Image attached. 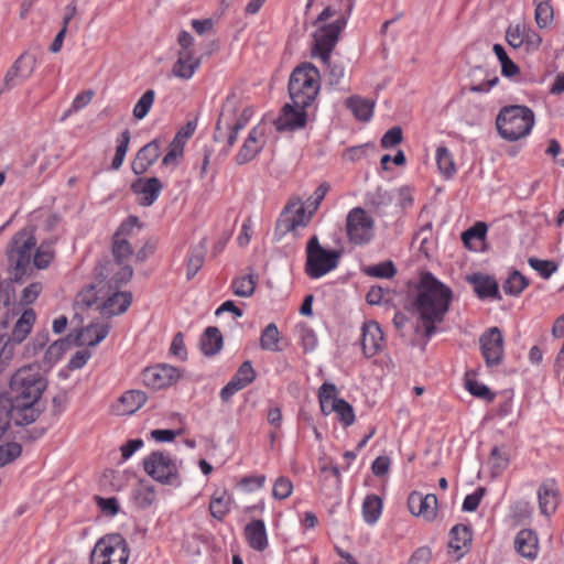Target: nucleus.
<instances>
[{
	"label": "nucleus",
	"mask_w": 564,
	"mask_h": 564,
	"mask_svg": "<svg viewBox=\"0 0 564 564\" xmlns=\"http://www.w3.org/2000/svg\"><path fill=\"white\" fill-rule=\"evenodd\" d=\"M492 51L501 64V73L506 77H511L519 73V67L507 55L501 44H495Z\"/></svg>",
	"instance_id": "44"
},
{
	"label": "nucleus",
	"mask_w": 564,
	"mask_h": 564,
	"mask_svg": "<svg viewBox=\"0 0 564 564\" xmlns=\"http://www.w3.org/2000/svg\"><path fill=\"white\" fill-rule=\"evenodd\" d=\"M34 64L35 58L32 55L23 54L15 61L13 67L19 72L20 79L23 80L32 74Z\"/></svg>",
	"instance_id": "57"
},
{
	"label": "nucleus",
	"mask_w": 564,
	"mask_h": 564,
	"mask_svg": "<svg viewBox=\"0 0 564 564\" xmlns=\"http://www.w3.org/2000/svg\"><path fill=\"white\" fill-rule=\"evenodd\" d=\"M72 337L73 334H69L67 338L57 339L51 344L45 351L44 362L52 366L59 360L64 352L73 345Z\"/></svg>",
	"instance_id": "36"
},
{
	"label": "nucleus",
	"mask_w": 564,
	"mask_h": 564,
	"mask_svg": "<svg viewBox=\"0 0 564 564\" xmlns=\"http://www.w3.org/2000/svg\"><path fill=\"white\" fill-rule=\"evenodd\" d=\"M336 394L337 389L335 384L328 382L323 383L318 391L321 410L325 415L335 412L339 421L345 426H349L355 422L354 409L347 401L337 398Z\"/></svg>",
	"instance_id": "11"
},
{
	"label": "nucleus",
	"mask_w": 564,
	"mask_h": 564,
	"mask_svg": "<svg viewBox=\"0 0 564 564\" xmlns=\"http://www.w3.org/2000/svg\"><path fill=\"white\" fill-rule=\"evenodd\" d=\"M148 400L145 392L141 390H130L119 398L118 413L130 415L137 412Z\"/></svg>",
	"instance_id": "30"
},
{
	"label": "nucleus",
	"mask_w": 564,
	"mask_h": 564,
	"mask_svg": "<svg viewBox=\"0 0 564 564\" xmlns=\"http://www.w3.org/2000/svg\"><path fill=\"white\" fill-rule=\"evenodd\" d=\"M142 382L154 390L164 389L175 383L180 378L176 367L170 365H156L142 371Z\"/></svg>",
	"instance_id": "15"
},
{
	"label": "nucleus",
	"mask_w": 564,
	"mask_h": 564,
	"mask_svg": "<svg viewBox=\"0 0 564 564\" xmlns=\"http://www.w3.org/2000/svg\"><path fill=\"white\" fill-rule=\"evenodd\" d=\"M328 191L329 184L324 182L315 189L314 194L306 199L304 206L307 208L311 215H314V213L318 209Z\"/></svg>",
	"instance_id": "53"
},
{
	"label": "nucleus",
	"mask_w": 564,
	"mask_h": 564,
	"mask_svg": "<svg viewBox=\"0 0 564 564\" xmlns=\"http://www.w3.org/2000/svg\"><path fill=\"white\" fill-rule=\"evenodd\" d=\"M117 265L119 267V269L113 273V276L110 279L109 291L117 290L121 285L128 283L133 275V269L129 264H127V262Z\"/></svg>",
	"instance_id": "49"
},
{
	"label": "nucleus",
	"mask_w": 564,
	"mask_h": 564,
	"mask_svg": "<svg viewBox=\"0 0 564 564\" xmlns=\"http://www.w3.org/2000/svg\"><path fill=\"white\" fill-rule=\"evenodd\" d=\"M24 414L15 409V406L7 400L2 394L0 395V437L8 431L11 422L18 426L29 425L33 423Z\"/></svg>",
	"instance_id": "23"
},
{
	"label": "nucleus",
	"mask_w": 564,
	"mask_h": 564,
	"mask_svg": "<svg viewBox=\"0 0 564 564\" xmlns=\"http://www.w3.org/2000/svg\"><path fill=\"white\" fill-rule=\"evenodd\" d=\"M22 446L12 442L0 446V467L11 463L21 455Z\"/></svg>",
	"instance_id": "56"
},
{
	"label": "nucleus",
	"mask_w": 564,
	"mask_h": 564,
	"mask_svg": "<svg viewBox=\"0 0 564 564\" xmlns=\"http://www.w3.org/2000/svg\"><path fill=\"white\" fill-rule=\"evenodd\" d=\"M466 389L476 398L482 399L486 402H491L495 399V393L484 383L477 380L466 379Z\"/></svg>",
	"instance_id": "50"
},
{
	"label": "nucleus",
	"mask_w": 564,
	"mask_h": 564,
	"mask_svg": "<svg viewBox=\"0 0 564 564\" xmlns=\"http://www.w3.org/2000/svg\"><path fill=\"white\" fill-rule=\"evenodd\" d=\"M468 281L473 284L475 293L480 299H495L500 300V293L498 283L489 275L475 273L468 278Z\"/></svg>",
	"instance_id": "26"
},
{
	"label": "nucleus",
	"mask_w": 564,
	"mask_h": 564,
	"mask_svg": "<svg viewBox=\"0 0 564 564\" xmlns=\"http://www.w3.org/2000/svg\"><path fill=\"white\" fill-rule=\"evenodd\" d=\"M109 330V324L91 323L88 326L72 333L73 345L77 347H94L107 337Z\"/></svg>",
	"instance_id": "18"
},
{
	"label": "nucleus",
	"mask_w": 564,
	"mask_h": 564,
	"mask_svg": "<svg viewBox=\"0 0 564 564\" xmlns=\"http://www.w3.org/2000/svg\"><path fill=\"white\" fill-rule=\"evenodd\" d=\"M128 558V543L119 533L101 538L90 555L91 564H127Z\"/></svg>",
	"instance_id": "8"
},
{
	"label": "nucleus",
	"mask_w": 564,
	"mask_h": 564,
	"mask_svg": "<svg viewBox=\"0 0 564 564\" xmlns=\"http://www.w3.org/2000/svg\"><path fill=\"white\" fill-rule=\"evenodd\" d=\"M312 216L300 200L290 202L285 206L281 219L278 221V229L284 234L294 231L297 227L307 226Z\"/></svg>",
	"instance_id": "16"
},
{
	"label": "nucleus",
	"mask_w": 564,
	"mask_h": 564,
	"mask_svg": "<svg viewBox=\"0 0 564 564\" xmlns=\"http://www.w3.org/2000/svg\"><path fill=\"white\" fill-rule=\"evenodd\" d=\"M155 91L153 89H148L141 98L138 100L133 108V117L138 120L145 118L154 102Z\"/></svg>",
	"instance_id": "48"
},
{
	"label": "nucleus",
	"mask_w": 564,
	"mask_h": 564,
	"mask_svg": "<svg viewBox=\"0 0 564 564\" xmlns=\"http://www.w3.org/2000/svg\"><path fill=\"white\" fill-rule=\"evenodd\" d=\"M183 154V143H181L180 140H177V137L174 138V140L169 145V151L164 155L162 160V165L165 166H176L177 165V159L182 156Z\"/></svg>",
	"instance_id": "58"
},
{
	"label": "nucleus",
	"mask_w": 564,
	"mask_h": 564,
	"mask_svg": "<svg viewBox=\"0 0 564 564\" xmlns=\"http://www.w3.org/2000/svg\"><path fill=\"white\" fill-rule=\"evenodd\" d=\"M246 539L251 549L262 552L268 546V536L264 522L262 520H253L245 528Z\"/></svg>",
	"instance_id": "27"
},
{
	"label": "nucleus",
	"mask_w": 564,
	"mask_h": 564,
	"mask_svg": "<svg viewBox=\"0 0 564 564\" xmlns=\"http://www.w3.org/2000/svg\"><path fill=\"white\" fill-rule=\"evenodd\" d=\"M488 464L494 475H499L505 470L509 464V457L507 454L501 453L498 447H494L490 453Z\"/></svg>",
	"instance_id": "52"
},
{
	"label": "nucleus",
	"mask_w": 564,
	"mask_h": 564,
	"mask_svg": "<svg viewBox=\"0 0 564 564\" xmlns=\"http://www.w3.org/2000/svg\"><path fill=\"white\" fill-rule=\"evenodd\" d=\"M528 262L543 279H549L557 270L555 262L550 260H541L532 257L529 258Z\"/></svg>",
	"instance_id": "54"
},
{
	"label": "nucleus",
	"mask_w": 564,
	"mask_h": 564,
	"mask_svg": "<svg viewBox=\"0 0 564 564\" xmlns=\"http://www.w3.org/2000/svg\"><path fill=\"white\" fill-rule=\"evenodd\" d=\"M529 284L528 279L519 271H513L505 281L502 289L508 295H519Z\"/></svg>",
	"instance_id": "42"
},
{
	"label": "nucleus",
	"mask_w": 564,
	"mask_h": 564,
	"mask_svg": "<svg viewBox=\"0 0 564 564\" xmlns=\"http://www.w3.org/2000/svg\"><path fill=\"white\" fill-rule=\"evenodd\" d=\"M346 107L352 112L356 119L367 122L373 115L375 102L359 96H351L346 99Z\"/></svg>",
	"instance_id": "32"
},
{
	"label": "nucleus",
	"mask_w": 564,
	"mask_h": 564,
	"mask_svg": "<svg viewBox=\"0 0 564 564\" xmlns=\"http://www.w3.org/2000/svg\"><path fill=\"white\" fill-rule=\"evenodd\" d=\"M207 250L206 239H203L198 246H196L188 258L187 261V279L191 280L194 275L199 271L204 263L205 254Z\"/></svg>",
	"instance_id": "38"
},
{
	"label": "nucleus",
	"mask_w": 564,
	"mask_h": 564,
	"mask_svg": "<svg viewBox=\"0 0 564 564\" xmlns=\"http://www.w3.org/2000/svg\"><path fill=\"white\" fill-rule=\"evenodd\" d=\"M436 163L440 172L449 178L456 173V165L454 162L453 154L446 147H438L436 150Z\"/></svg>",
	"instance_id": "39"
},
{
	"label": "nucleus",
	"mask_w": 564,
	"mask_h": 564,
	"mask_svg": "<svg viewBox=\"0 0 564 564\" xmlns=\"http://www.w3.org/2000/svg\"><path fill=\"white\" fill-rule=\"evenodd\" d=\"M36 239L31 230L24 228L14 234L7 246L6 256L11 270V280L22 282L32 270L31 259Z\"/></svg>",
	"instance_id": "6"
},
{
	"label": "nucleus",
	"mask_w": 564,
	"mask_h": 564,
	"mask_svg": "<svg viewBox=\"0 0 564 564\" xmlns=\"http://www.w3.org/2000/svg\"><path fill=\"white\" fill-rule=\"evenodd\" d=\"M487 232V225L482 221L476 223L473 227L468 228L462 234V240L466 246L469 245L470 240H484Z\"/></svg>",
	"instance_id": "60"
},
{
	"label": "nucleus",
	"mask_w": 564,
	"mask_h": 564,
	"mask_svg": "<svg viewBox=\"0 0 564 564\" xmlns=\"http://www.w3.org/2000/svg\"><path fill=\"white\" fill-rule=\"evenodd\" d=\"M383 334L377 322L370 321L364 323L361 327V347L367 358L375 356L381 348Z\"/></svg>",
	"instance_id": "20"
},
{
	"label": "nucleus",
	"mask_w": 564,
	"mask_h": 564,
	"mask_svg": "<svg viewBox=\"0 0 564 564\" xmlns=\"http://www.w3.org/2000/svg\"><path fill=\"white\" fill-rule=\"evenodd\" d=\"M53 245L54 242L51 240L43 241L36 250L33 251L31 265L39 270L46 269L55 257Z\"/></svg>",
	"instance_id": "33"
},
{
	"label": "nucleus",
	"mask_w": 564,
	"mask_h": 564,
	"mask_svg": "<svg viewBox=\"0 0 564 564\" xmlns=\"http://www.w3.org/2000/svg\"><path fill=\"white\" fill-rule=\"evenodd\" d=\"M481 356L485 359L486 366L498 367L503 361L505 356V339L501 330L498 327L488 328L479 338Z\"/></svg>",
	"instance_id": "13"
},
{
	"label": "nucleus",
	"mask_w": 564,
	"mask_h": 564,
	"mask_svg": "<svg viewBox=\"0 0 564 564\" xmlns=\"http://www.w3.org/2000/svg\"><path fill=\"white\" fill-rule=\"evenodd\" d=\"M224 339L220 330L215 326L205 329L200 337V349L205 356L212 357L223 348Z\"/></svg>",
	"instance_id": "31"
},
{
	"label": "nucleus",
	"mask_w": 564,
	"mask_h": 564,
	"mask_svg": "<svg viewBox=\"0 0 564 564\" xmlns=\"http://www.w3.org/2000/svg\"><path fill=\"white\" fill-rule=\"evenodd\" d=\"M382 511V500L380 496H366L362 502V517L368 524L378 521Z\"/></svg>",
	"instance_id": "35"
},
{
	"label": "nucleus",
	"mask_w": 564,
	"mask_h": 564,
	"mask_svg": "<svg viewBox=\"0 0 564 564\" xmlns=\"http://www.w3.org/2000/svg\"><path fill=\"white\" fill-rule=\"evenodd\" d=\"M340 256V251L323 248L317 236H313L306 246V274L311 279L324 276L337 267Z\"/></svg>",
	"instance_id": "7"
},
{
	"label": "nucleus",
	"mask_w": 564,
	"mask_h": 564,
	"mask_svg": "<svg viewBox=\"0 0 564 564\" xmlns=\"http://www.w3.org/2000/svg\"><path fill=\"white\" fill-rule=\"evenodd\" d=\"M365 272L370 276L390 279L397 273V269L392 261H384L368 267Z\"/></svg>",
	"instance_id": "51"
},
{
	"label": "nucleus",
	"mask_w": 564,
	"mask_h": 564,
	"mask_svg": "<svg viewBox=\"0 0 564 564\" xmlns=\"http://www.w3.org/2000/svg\"><path fill=\"white\" fill-rule=\"evenodd\" d=\"M122 478V475L117 471H106L99 480V488L106 492L121 491L123 490Z\"/></svg>",
	"instance_id": "45"
},
{
	"label": "nucleus",
	"mask_w": 564,
	"mask_h": 564,
	"mask_svg": "<svg viewBox=\"0 0 564 564\" xmlns=\"http://www.w3.org/2000/svg\"><path fill=\"white\" fill-rule=\"evenodd\" d=\"M306 108L295 107V105L286 104L283 106L280 116L273 121L278 131H295L302 129L307 122Z\"/></svg>",
	"instance_id": "17"
},
{
	"label": "nucleus",
	"mask_w": 564,
	"mask_h": 564,
	"mask_svg": "<svg viewBox=\"0 0 564 564\" xmlns=\"http://www.w3.org/2000/svg\"><path fill=\"white\" fill-rule=\"evenodd\" d=\"M97 506L105 516L113 517L119 510V501L115 497L104 498L102 496H95Z\"/></svg>",
	"instance_id": "59"
},
{
	"label": "nucleus",
	"mask_w": 564,
	"mask_h": 564,
	"mask_svg": "<svg viewBox=\"0 0 564 564\" xmlns=\"http://www.w3.org/2000/svg\"><path fill=\"white\" fill-rule=\"evenodd\" d=\"M163 184L158 177L138 178L131 185L134 194L140 195V204L142 206H151L158 199Z\"/></svg>",
	"instance_id": "21"
},
{
	"label": "nucleus",
	"mask_w": 564,
	"mask_h": 564,
	"mask_svg": "<svg viewBox=\"0 0 564 564\" xmlns=\"http://www.w3.org/2000/svg\"><path fill=\"white\" fill-rule=\"evenodd\" d=\"M319 70L312 63L297 65L289 79V95L295 107L307 108L319 91Z\"/></svg>",
	"instance_id": "4"
},
{
	"label": "nucleus",
	"mask_w": 564,
	"mask_h": 564,
	"mask_svg": "<svg viewBox=\"0 0 564 564\" xmlns=\"http://www.w3.org/2000/svg\"><path fill=\"white\" fill-rule=\"evenodd\" d=\"M135 227H140L139 218L137 216H129L117 229L113 237L127 239Z\"/></svg>",
	"instance_id": "64"
},
{
	"label": "nucleus",
	"mask_w": 564,
	"mask_h": 564,
	"mask_svg": "<svg viewBox=\"0 0 564 564\" xmlns=\"http://www.w3.org/2000/svg\"><path fill=\"white\" fill-rule=\"evenodd\" d=\"M145 473L164 485H178L180 475L175 460L169 453L155 451L143 459Z\"/></svg>",
	"instance_id": "9"
},
{
	"label": "nucleus",
	"mask_w": 564,
	"mask_h": 564,
	"mask_svg": "<svg viewBox=\"0 0 564 564\" xmlns=\"http://www.w3.org/2000/svg\"><path fill=\"white\" fill-rule=\"evenodd\" d=\"M256 379V371L251 365V361L247 360L238 368L237 372L231 378V382L238 388V390L245 389Z\"/></svg>",
	"instance_id": "40"
},
{
	"label": "nucleus",
	"mask_w": 564,
	"mask_h": 564,
	"mask_svg": "<svg viewBox=\"0 0 564 564\" xmlns=\"http://www.w3.org/2000/svg\"><path fill=\"white\" fill-rule=\"evenodd\" d=\"M238 100L236 96H229L226 98L219 118L216 122V131L214 139L221 141L225 138L224 129H235L240 131L248 123L245 118H240L237 115Z\"/></svg>",
	"instance_id": "14"
},
{
	"label": "nucleus",
	"mask_w": 564,
	"mask_h": 564,
	"mask_svg": "<svg viewBox=\"0 0 564 564\" xmlns=\"http://www.w3.org/2000/svg\"><path fill=\"white\" fill-rule=\"evenodd\" d=\"M280 340L281 336L278 326L274 323H270L261 333L260 347L263 350L281 351Z\"/></svg>",
	"instance_id": "34"
},
{
	"label": "nucleus",
	"mask_w": 564,
	"mask_h": 564,
	"mask_svg": "<svg viewBox=\"0 0 564 564\" xmlns=\"http://www.w3.org/2000/svg\"><path fill=\"white\" fill-rule=\"evenodd\" d=\"M345 25L346 20L344 18H338L333 23L321 26L314 33L312 55L319 57L323 64H328L330 54L336 46L339 34Z\"/></svg>",
	"instance_id": "12"
},
{
	"label": "nucleus",
	"mask_w": 564,
	"mask_h": 564,
	"mask_svg": "<svg viewBox=\"0 0 564 564\" xmlns=\"http://www.w3.org/2000/svg\"><path fill=\"white\" fill-rule=\"evenodd\" d=\"M46 389V380L36 365L20 368L11 378L9 389L2 394L18 412L35 422L43 408L39 401Z\"/></svg>",
	"instance_id": "2"
},
{
	"label": "nucleus",
	"mask_w": 564,
	"mask_h": 564,
	"mask_svg": "<svg viewBox=\"0 0 564 564\" xmlns=\"http://www.w3.org/2000/svg\"><path fill=\"white\" fill-rule=\"evenodd\" d=\"M161 155V143L159 140H153L142 147L132 162V171L137 175L144 174L149 167L156 162Z\"/></svg>",
	"instance_id": "22"
},
{
	"label": "nucleus",
	"mask_w": 564,
	"mask_h": 564,
	"mask_svg": "<svg viewBox=\"0 0 564 564\" xmlns=\"http://www.w3.org/2000/svg\"><path fill=\"white\" fill-rule=\"evenodd\" d=\"M262 137L263 132L257 127L249 132L248 138L245 140L236 156V162L239 165L250 162L261 151L263 147Z\"/></svg>",
	"instance_id": "25"
},
{
	"label": "nucleus",
	"mask_w": 564,
	"mask_h": 564,
	"mask_svg": "<svg viewBox=\"0 0 564 564\" xmlns=\"http://www.w3.org/2000/svg\"><path fill=\"white\" fill-rule=\"evenodd\" d=\"M471 531L467 525L456 524L451 530L449 547L454 551H462L471 542Z\"/></svg>",
	"instance_id": "37"
},
{
	"label": "nucleus",
	"mask_w": 564,
	"mask_h": 564,
	"mask_svg": "<svg viewBox=\"0 0 564 564\" xmlns=\"http://www.w3.org/2000/svg\"><path fill=\"white\" fill-rule=\"evenodd\" d=\"M506 40L510 46L519 48L525 41V26L522 24L509 26L506 32Z\"/></svg>",
	"instance_id": "55"
},
{
	"label": "nucleus",
	"mask_w": 564,
	"mask_h": 564,
	"mask_svg": "<svg viewBox=\"0 0 564 564\" xmlns=\"http://www.w3.org/2000/svg\"><path fill=\"white\" fill-rule=\"evenodd\" d=\"M534 122V112L529 107L520 105L505 106L496 118L499 135L509 142L525 138Z\"/></svg>",
	"instance_id": "5"
},
{
	"label": "nucleus",
	"mask_w": 564,
	"mask_h": 564,
	"mask_svg": "<svg viewBox=\"0 0 564 564\" xmlns=\"http://www.w3.org/2000/svg\"><path fill=\"white\" fill-rule=\"evenodd\" d=\"M132 302L130 292L113 291L100 305L102 316L111 317L124 313Z\"/></svg>",
	"instance_id": "24"
},
{
	"label": "nucleus",
	"mask_w": 564,
	"mask_h": 564,
	"mask_svg": "<svg viewBox=\"0 0 564 564\" xmlns=\"http://www.w3.org/2000/svg\"><path fill=\"white\" fill-rule=\"evenodd\" d=\"M391 203V197L386 191L377 188L367 195V205L371 208L378 209L381 206H388Z\"/></svg>",
	"instance_id": "61"
},
{
	"label": "nucleus",
	"mask_w": 564,
	"mask_h": 564,
	"mask_svg": "<svg viewBox=\"0 0 564 564\" xmlns=\"http://www.w3.org/2000/svg\"><path fill=\"white\" fill-rule=\"evenodd\" d=\"M535 6V22L539 28H546L553 21V8L551 0H534Z\"/></svg>",
	"instance_id": "41"
},
{
	"label": "nucleus",
	"mask_w": 564,
	"mask_h": 564,
	"mask_svg": "<svg viewBox=\"0 0 564 564\" xmlns=\"http://www.w3.org/2000/svg\"><path fill=\"white\" fill-rule=\"evenodd\" d=\"M452 290L431 273L422 274L417 285L413 311L423 323L424 336L429 339L436 332V324L444 321L452 300Z\"/></svg>",
	"instance_id": "1"
},
{
	"label": "nucleus",
	"mask_w": 564,
	"mask_h": 564,
	"mask_svg": "<svg viewBox=\"0 0 564 564\" xmlns=\"http://www.w3.org/2000/svg\"><path fill=\"white\" fill-rule=\"evenodd\" d=\"M264 482L265 476L263 475L248 476L239 481L238 487L242 491L252 492L262 489Z\"/></svg>",
	"instance_id": "62"
},
{
	"label": "nucleus",
	"mask_w": 564,
	"mask_h": 564,
	"mask_svg": "<svg viewBox=\"0 0 564 564\" xmlns=\"http://www.w3.org/2000/svg\"><path fill=\"white\" fill-rule=\"evenodd\" d=\"M11 292L0 285V372L4 369L14 354V347L21 344L30 334L35 322V313L29 308L15 321L10 334L4 333L9 325Z\"/></svg>",
	"instance_id": "3"
},
{
	"label": "nucleus",
	"mask_w": 564,
	"mask_h": 564,
	"mask_svg": "<svg viewBox=\"0 0 564 564\" xmlns=\"http://www.w3.org/2000/svg\"><path fill=\"white\" fill-rule=\"evenodd\" d=\"M517 552L527 558H535L538 554V536L530 529L521 530L514 540Z\"/></svg>",
	"instance_id": "29"
},
{
	"label": "nucleus",
	"mask_w": 564,
	"mask_h": 564,
	"mask_svg": "<svg viewBox=\"0 0 564 564\" xmlns=\"http://www.w3.org/2000/svg\"><path fill=\"white\" fill-rule=\"evenodd\" d=\"M375 220L362 207L349 210L346 217V234L349 242L354 245H367L375 236Z\"/></svg>",
	"instance_id": "10"
},
{
	"label": "nucleus",
	"mask_w": 564,
	"mask_h": 564,
	"mask_svg": "<svg viewBox=\"0 0 564 564\" xmlns=\"http://www.w3.org/2000/svg\"><path fill=\"white\" fill-rule=\"evenodd\" d=\"M402 140V129L400 127H393L382 135L380 143L383 149H390L400 144Z\"/></svg>",
	"instance_id": "63"
},
{
	"label": "nucleus",
	"mask_w": 564,
	"mask_h": 564,
	"mask_svg": "<svg viewBox=\"0 0 564 564\" xmlns=\"http://www.w3.org/2000/svg\"><path fill=\"white\" fill-rule=\"evenodd\" d=\"M112 254L116 264L126 263L133 253V249L129 241L124 238H112Z\"/></svg>",
	"instance_id": "43"
},
{
	"label": "nucleus",
	"mask_w": 564,
	"mask_h": 564,
	"mask_svg": "<svg viewBox=\"0 0 564 564\" xmlns=\"http://www.w3.org/2000/svg\"><path fill=\"white\" fill-rule=\"evenodd\" d=\"M199 59L195 58L193 51H180L178 58L173 65L172 73L181 79H189L199 67Z\"/></svg>",
	"instance_id": "28"
},
{
	"label": "nucleus",
	"mask_w": 564,
	"mask_h": 564,
	"mask_svg": "<svg viewBox=\"0 0 564 564\" xmlns=\"http://www.w3.org/2000/svg\"><path fill=\"white\" fill-rule=\"evenodd\" d=\"M230 503V496H213L209 502L210 514L221 521L229 512Z\"/></svg>",
	"instance_id": "46"
},
{
	"label": "nucleus",
	"mask_w": 564,
	"mask_h": 564,
	"mask_svg": "<svg viewBox=\"0 0 564 564\" xmlns=\"http://www.w3.org/2000/svg\"><path fill=\"white\" fill-rule=\"evenodd\" d=\"M232 292L237 296L249 297L254 293L256 281L252 275H246L234 280Z\"/></svg>",
	"instance_id": "47"
},
{
	"label": "nucleus",
	"mask_w": 564,
	"mask_h": 564,
	"mask_svg": "<svg viewBox=\"0 0 564 564\" xmlns=\"http://www.w3.org/2000/svg\"><path fill=\"white\" fill-rule=\"evenodd\" d=\"M408 507L413 516L431 522L437 516V496H409Z\"/></svg>",
	"instance_id": "19"
}]
</instances>
